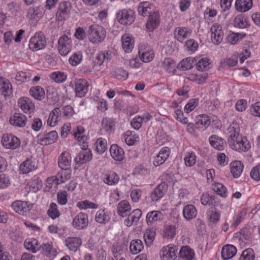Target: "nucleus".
Here are the masks:
<instances>
[{"instance_id": "14", "label": "nucleus", "mask_w": 260, "mask_h": 260, "mask_svg": "<svg viewBox=\"0 0 260 260\" xmlns=\"http://www.w3.org/2000/svg\"><path fill=\"white\" fill-rule=\"evenodd\" d=\"M72 224L78 230L85 228L88 224V215L83 212L79 213L73 219Z\"/></svg>"}, {"instance_id": "37", "label": "nucleus", "mask_w": 260, "mask_h": 260, "mask_svg": "<svg viewBox=\"0 0 260 260\" xmlns=\"http://www.w3.org/2000/svg\"><path fill=\"white\" fill-rule=\"evenodd\" d=\"M12 86L10 81L3 77H0V92L4 95L7 96L12 93Z\"/></svg>"}, {"instance_id": "27", "label": "nucleus", "mask_w": 260, "mask_h": 260, "mask_svg": "<svg viewBox=\"0 0 260 260\" xmlns=\"http://www.w3.org/2000/svg\"><path fill=\"white\" fill-rule=\"evenodd\" d=\"M212 190L218 196L222 198H226L229 192L226 186L222 183L214 182L211 184Z\"/></svg>"}, {"instance_id": "57", "label": "nucleus", "mask_w": 260, "mask_h": 260, "mask_svg": "<svg viewBox=\"0 0 260 260\" xmlns=\"http://www.w3.org/2000/svg\"><path fill=\"white\" fill-rule=\"evenodd\" d=\"M240 127L238 122L233 121L230 124L227 129V135L229 138L237 137L240 135Z\"/></svg>"}, {"instance_id": "38", "label": "nucleus", "mask_w": 260, "mask_h": 260, "mask_svg": "<svg viewBox=\"0 0 260 260\" xmlns=\"http://www.w3.org/2000/svg\"><path fill=\"white\" fill-rule=\"evenodd\" d=\"M237 253V248L233 245H226L222 247L221 257L224 260L233 257Z\"/></svg>"}, {"instance_id": "5", "label": "nucleus", "mask_w": 260, "mask_h": 260, "mask_svg": "<svg viewBox=\"0 0 260 260\" xmlns=\"http://www.w3.org/2000/svg\"><path fill=\"white\" fill-rule=\"evenodd\" d=\"M58 45V49L60 55L66 56L72 49V41L70 37L64 35L59 38Z\"/></svg>"}, {"instance_id": "41", "label": "nucleus", "mask_w": 260, "mask_h": 260, "mask_svg": "<svg viewBox=\"0 0 260 260\" xmlns=\"http://www.w3.org/2000/svg\"><path fill=\"white\" fill-rule=\"evenodd\" d=\"M235 27L240 28H246L250 26L247 17L242 14L238 15L234 20Z\"/></svg>"}, {"instance_id": "48", "label": "nucleus", "mask_w": 260, "mask_h": 260, "mask_svg": "<svg viewBox=\"0 0 260 260\" xmlns=\"http://www.w3.org/2000/svg\"><path fill=\"white\" fill-rule=\"evenodd\" d=\"M125 142L128 146H132L139 141V136L135 132L127 131L124 135Z\"/></svg>"}, {"instance_id": "4", "label": "nucleus", "mask_w": 260, "mask_h": 260, "mask_svg": "<svg viewBox=\"0 0 260 260\" xmlns=\"http://www.w3.org/2000/svg\"><path fill=\"white\" fill-rule=\"evenodd\" d=\"M56 176H53L48 178L47 182L55 186L64 183L71 177V170L69 169H61Z\"/></svg>"}, {"instance_id": "60", "label": "nucleus", "mask_w": 260, "mask_h": 260, "mask_svg": "<svg viewBox=\"0 0 260 260\" xmlns=\"http://www.w3.org/2000/svg\"><path fill=\"white\" fill-rule=\"evenodd\" d=\"M42 182L39 178H35L33 179L27 184L29 187V191L37 192L42 187Z\"/></svg>"}, {"instance_id": "32", "label": "nucleus", "mask_w": 260, "mask_h": 260, "mask_svg": "<svg viewBox=\"0 0 260 260\" xmlns=\"http://www.w3.org/2000/svg\"><path fill=\"white\" fill-rule=\"evenodd\" d=\"M253 6L252 0H236L235 9L240 12H246L251 9Z\"/></svg>"}, {"instance_id": "13", "label": "nucleus", "mask_w": 260, "mask_h": 260, "mask_svg": "<svg viewBox=\"0 0 260 260\" xmlns=\"http://www.w3.org/2000/svg\"><path fill=\"white\" fill-rule=\"evenodd\" d=\"M82 241L80 237H69L64 240V244L72 253H75L82 245Z\"/></svg>"}, {"instance_id": "46", "label": "nucleus", "mask_w": 260, "mask_h": 260, "mask_svg": "<svg viewBox=\"0 0 260 260\" xmlns=\"http://www.w3.org/2000/svg\"><path fill=\"white\" fill-rule=\"evenodd\" d=\"M29 94L35 100L42 101L45 96L44 89L40 86L32 87L29 89Z\"/></svg>"}, {"instance_id": "40", "label": "nucleus", "mask_w": 260, "mask_h": 260, "mask_svg": "<svg viewBox=\"0 0 260 260\" xmlns=\"http://www.w3.org/2000/svg\"><path fill=\"white\" fill-rule=\"evenodd\" d=\"M161 67L167 73L171 74H175L177 67L176 63L170 58L164 59L162 62Z\"/></svg>"}, {"instance_id": "25", "label": "nucleus", "mask_w": 260, "mask_h": 260, "mask_svg": "<svg viewBox=\"0 0 260 260\" xmlns=\"http://www.w3.org/2000/svg\"><path fill=\"white\" fill-rule=\"evenodd\" d=\"M167 191V186L165 183L158 184L153 190L150 195L151 199L156 202L164 197Z\"/></svg>"}, {"instance_id": "34", "label": "nucleus", "mask_w": 260, "mask_h": 260, "mask_svg": "<svg viewBox=\"0 0 260 260\" xmlns=\"http://www.w3.org/2000/svg\"><path fill=\"white\" fill-rule=\"evenodd\" d=\"M117 210L120 216L126 217L131 210V206L127 201L122 200L117 205Z\"/></svg>"}, {"instance_id": "36", "label": "nucleus", "mask_w": 260, "mask_h": 260, "mask_svg": "<svg viewBox=\"0 0 260 260\" xmlns=\"http://www.w3.org/2000/svg\"><path fill=\"white\" fill-rule=\"evenodd\" d=\"M92 158V154L90 149H83L79 152L75 158L77 164H83L89 161Z\"/></svg>"}, {"instance_id": "51", "label": "nucleus", "mask_w": 260, "mask_h": 260, "mask_svg": "<svg viewBox=\"0 0 260 260\" xmlns=\"http://www.w3.org/2000/svg\"><path fill=\"white\" fill-rule=\"evenodd\" d=\"M119 179L118 174L115 172H110L105 175L104 182L108 185H115L119 182Z\"/></svg>"}, {"instance_id": "10", "label": "nucleus", "mask_w": 260, "mask_h": 260, "mask_svg": "<svg viewBox=\"0 0 260 260\" xmlns=\"http://www.w3.org/2000/svg\"><path fill=\"white\" fill-rule=\"evenodd\" d=\"M139 55L143 62H149L153 59L154 53L150 47L141 44L139 47Z\"/></svg>"}, {"instance_id": "44", "label": "nucleus", "mask_w": 260, "mask_h": 260, "mask_svg": "<svg viewBox=\"0 0 260 260\" xmlns=\"http://www.w3.org/2000/svg\"><path fill=\"white\" fill-rule=\"evenodd\" d=\"M230 170L233 177L238 178L243 172V165L240 161H233L230 164Z\"/></svg>"}, {"instance_id": "7", "label": "nucleus", "mask_w": 260, "mask_h": 260, "mask_svg": "<svg viewBox=\"0 0 260 260\" xmlns=\"http://www.w3.org/2000/svg\"><path fill=\"white\" fill-rule=\"evenodd\" d=\"M117 17L119 23L123 25H130L135 19V13L131 9H123L119 11Z\"/></svg>"}, {"instance_id": "54", "label": "nucleus", "mask_w": 260, "mask_h": 260, "mask_svg": "<svg viewBox=\"0 0 260 260\" xmlns=\"http://www.w3.org/2000/svg\"><path fill=\"white\" fill-rule=\"evenodd\" d=\"M102 128L108 133H111L114 130L115 122L113 119L104 118L102 121Z\"/></svg>"}, {"instance_id": "42", "label": "nucleus", "mask_w": 260, "mask_h": 260, "mask_svg": "<svg viewBox=\"0 0 260 260\" xmlns=\"http://www.w3.org/2000/svg\"><path fill=\"white\" fill-rule=\"evenodd\" d=\"M144 248L143 242L140 239H134L129 244V252L132 254L136 255L142 251Z\"/></svg>"}, {"instance_id": "2", "label": "nucleus", "mask_w": 260, "mask_h": 260, "mask_svg": "<svg viewBox=\"0 0 260 260\" xmlns=\"http://www.w3.org/2000/svg\"><path fill=\"white\" fill-rule=\"evenodd\" d=\"M228 144L232 149L239 152H246L251 147L247 138L241 135L228 138Z\"/></svg>"}, {"instance_id": "19", "label": "nucleus", "mask_w": 260, "mask_h": 260, "mask_svg": "<svg viewBox=\"0 0 260 260\" xmlns=\"http://www.w3.org/2000/svg\"><path fill=\"white\" fill-rule=\"evenodd\" d=\"M111 218V212L106 208L99 209L95 215V221L101 224L109 222Z\"/></svg>"}, {"instance_id": "50", "label": "nucleus", "mask_w": 260, "mask_h": 260, "mask_svg": "<svg viewBox=\"0 0 260 260\" xmlns=\"http://www.w3.org/2000/svg\"><path fill=\"white\" fill-rule=\"evenodd\" d=\"M195 63L197 69L201 72L208 71L211 68V61L208 57L202 58Z\"/></svg>"}, {"instance_id": "31", "label": "nucleus", "mask_w": 260, "mask_h": 260, "mask_svg": "<svg viewBox=\"0 0 260 260\" xmlns=\"http://www.w3.org/2000/svg\"><path fill=\"white\" fill-rule=\"evenodd\" d=\"M110 152L111 157L116 161H122L124 158V151L116 144L111 146Z\"/></svg>"}, {"instance_id": "35", "label": "nucleus", "mask_w": 260, "mask_h": 260, "mask_svg": "<svg viewBox=\"0 0 260 260\" xmlns=\"http://www.w3.org/2000/svg\"><path fill=\"white\" fill-rule=\"evenodd\" d=\"M24 247L28 251L36 253L41 249V245L36 239L28 238L24 243Z\"/></svg>"}, {"instance_id": "20", "label": "nucleus", "mask_w": 260, "mask_h": 260, "mask_svg": "<svg viewBox=\"0 0 260 260\" xmlns=\"http://www.w3.org/2000/svg\"><path fill=\"white\" fill-rule=\"evenodd\" d=\"M170 149L168 147L162 148L157 155L154 157L153 165L157 167L164 164L170 154Z\"/></svg>"}, {"instance_id": "63", "label": "nucleus", "mask_w": 260, "mask_h": 260, "mask_svg": "<svg viewBox=\"0 0 260 260\" xmlns=\"http://www.w3.org/2000/svg\"><path fill=\"white\" fill-rule=\"evenodd\" d=\"M246 36L245 33L232 32L228 36V42L232 45L236 44Z\"/></svg>"}, {"instance_id": "22", "label": "nucleus", "mask_w": 260, "mask_h": 260, "mask_svg": "<svg viewBox=\"0 0 260 260\" xmlns=\"http://www.w3.org/2000/svg\"><path fill=\"white\" fill-rule=\"evenodd\" d=\"M27 120V117L24 115L16 113L11 116L10 123L14 126L23 127L25 126Z\"/></svg>"}, {"instance_id": "1", "label": "nucleus", "mask_w": 260, "mask_h": 260, "mask_svg": "<svg viewBox=\"0 0 260 260\" xmlns=\"http://www.w3.org/2000/svg\"><path fill=\"white\" fill-rule=\"evenodd\" d=\"M106 35L107 32L104 27L98 24L90 25L87 30L89 41L94 44H98L103 42Z\"/></svg>"}, {"instance_id": "11", "label": "nucleus", "mask_w": 260, "mask_h": 260, "mask_svg": "<svg viewBox=\"0 0 260 260\" xmlns=\"http://www.w3.org/2000/svg\"><path fill=\"white\" fill-rule=\"evenodd\" d=\"M18 106L26 114H30L35 111V106L33 102L27 97L20 98L18 101Z\"/></svg>"}, {"instance_id": "52", "label": "nucleus", "mask_w": 260, "mask_h": 260, "mask_svg": "<svg viewBox=\"0 0 260 260\" xmlns=\"http://www.w3.org/2000/svg\"><path fill=\"white\" fill-rule=\"evenodd\" d=\"M49 77L57 83H62L67 79V75L61 71H55L50 74Z\"/></svg>"}, {"instance_id": "24", "label": "nucleus", "mask_w": 260, "mask_h": 260, "mask_svg": "<svg viewBox=\"0 0 260 260\" xmlns=\"http://www.w3.org/2000/svg\"><path fill=\"white\" fill-rule=\"evenodd\" d=\"M37 169L35 161L32 158H27L22 162L19 167L20 173L26 174Z\"/></svg>"}, {"instance_id": "15", "label": "nucleus", "mask_w": 260, "mask_h": 260, "mask_svg": "<svg viewBox=\"0 0 260 260\" xmlns=\"http://www.w3.org/2000/svg\"><path fill=\"white\" fill-rule=\"evenodd\" d=\"M192 32L191 28L187 27H177L174 30V36L175 39L180 42H183L184 40L190 37Z\"/></svg>"}, {"instance_id": "39", "label": "nucleus", "mask_w": 260, "mask_h": 260, "mask_svg": "<svg viewBox=\"0 0 260 260\" xmlns=\"http://www.w3.org/2000/svg\"><path fill=\"white\" fill-rule=\"evenodd\" d=\"M60 110L59 108L54 109L50 113L47 120V124L51 127L56 126L60 120Z\"/></svg>"}, {"instance_id": "12", "label": "nucleus", "mask_w": 260, "mask_h": 260, "mask_svg": "<svg viewBox=\"0 0 260 260\" xmlns=\"http://www.w3.org/2000/svg\"><path fill=\"white\" fill-rule=\"evenodd\" d=\"M160 23V15L157 11H153L149 16L146 27L148 31L152 32L157 28Z\"/></svg>"}, {"instance_id": "9", "label": "nucleus", "mask_w": 260, "mask_h": 260, "mask_svg": "<svg viewBox=\"0 0 260 260\" xmlns=\"http://www.w3.org/2000/svg\"><path fill=\"white\" fill-rule=\"evenodd\" d=\"M2 143L7 149H15L20 146V141L12 134H5L2 137Z\"/></svg>"}, {"instance_id": "28", "label": "nucleus", "mask_w": 260, "mask_h": 260, "mask_svg": "<svg viewBox=\"0 0 260 260\" xmlns=\"http://www.w3.org/2000/svg\"><path fill=\"white\" fill-rule=\"evenodd\" d=\"M58 138L57 133L53 131L44 134L39 139V143L42 145H47L55 142Z\"/></svg>"}, {"instance_id": "18", "label": "nucleus", "mask_w": 260, "mask_h": 260, "mask_svg": "<svg viewBox=\"0 0 260 260\" xmlns=\"http://www.w3.org/2000/svg\"><path fill=\"white\" fill-rule=\"evenodd\" d=\"M71 8V3L67 1L61 3L56 13L58 19L61 20L65 19L70 14Z\"/></svg>"}, {"instance_id": "6", "label": "nucleus", "mask_w": 260, "mask_h": 260, "mask_svg": "<svg viewBox=\"0 0 260 260\" xmlns=\"http://www.w3.org/2000/svg\"><path fill=\"white\" fill-rule=\"evenodd\" d=\"M177 247L173 244L162 247L159 252L161 260H175L177 257Z\"/></svg>"}, {"instance_id": "53", "label": "nucleus", "mask_w": 260, "mask_h": 260, "mask_svg": "<svg viewBox=\"0 0 260 260\" xmlns=\"http://www.w3.org/2000/svg\"><path fill=\"white\" fill-rule=\"evenodd\" d=\"M41 248H42V253L48 257H54L57 254L56 249L50 244H43L41 245Z\"/></svg>"}, {"instance_id": "21", "label": "nucleus", "mask_w": 260, "mask_h": 260, "mask_svg": "<svg viewBox=\"0 0 260 260\" xmlns=\"http://www.w3.org/2000/svg\"><path fill=\"white\" fill-rule=\"evenodd\" d=\"M112 58V53L110 50H104L98 53L95 56L94 63L98 66L108 63Z\"/></svg>"}, {"instance_id": "56", "label": "nucleus", "mask_w": 260, "mask_h": 260, "mask_svg": "<svg viewBox=\"0 0 260 260\" xmlns=\"http://www.w3.org/2000/svg\"><path fill=\"white\" fill-rule=\"evenodd\" d=\"M196 123L197 125H200L201 128L206 129L210 124L211 120L208 115L201 114L196 117Z\"/></svg>"}, {"instance_id": "47", "label": "nucleus", "mask_w": 260, "mask_h": 260, "mask_svg": "<svg viewBox=\"0 0 260 260\" xmlns=\"http://www.w3.org/2000/svg\"><path fill=\"white\" fill-rule=\"evenodd\" d=\"M76 206L81 210L97 209L99 207V205L97 203L91 202L88 200L79 201L77 203Z\"/></svg>"}, {"instance_id": "43", "label": "nucleus", "mask_w": 260, "mask_h": 260, "mask_svg": "<svg viewBox=\"0 0 260 260\" xmlns=\"http://www.w3.org/2000/svg\"><path fill=\"white\" fill-rule=\"evenodd\" d=\"M197 210L194 206L192 205H187L183 209V215L187 220H190L196 217Z\"/></svg>"}, {"instance_id": "49", "label": "nucleus", "mask_w": 260, "mask_h": 260, "mask_svg": "<svg viewBox=\"0 0 260 260\" xmlns=\"http://www.w3.org/2000/svg\"><path fill=\"white\" fill-rule=\"evenodd\" d=\"M197 61L194 57H189L182 60L179 63V68L182 71L191 69Z\"/></svg>"}, {"instance_id": "8", "label": "nucleus", "mask_w": 260, "mask_h": 260, "mask_svg": "<svg viewBox=\"0 0 260 260\" xmlns=\"http://www.w3.org/2000/svg\"><path fill=\"white\" fill-rule=\"evenodd\" d=\"M210 32L212 42L215 45L220 44L223 38V31L221 25L217 23H213L210 28Z\"/></svg>"}, {"instance_id": "17", "label": "nucleus", "mask_w": 260, "mask_h": 260, "mask_svg": "<svg viewBox=\"0 0 260 260\" xmlns=\"http://www.w3.org/2000/svg\"><path fill=\"white\" fill-rule=\"evenodd\" d=\"M89 83L84 79H79L75 82V90L77 96L82 98L85 95L88 91Z\"/></svg>"}, {"instance_id": "26", "label": "nucleus", "mask_w": 260, "mask_h": 260, "mask_svg": "<svg viewBox=\"0 0 260 260\" xmlns=\"http://www.w3.org/2000/svg\"><path fill=\"white\" fill-rule=\"evenodd\" d=\"M142 216V211L139 209L133 210L124 221V224L126 226H131L133 224L137 223Z\"/></svg>"}, {"instance_id": "16", "label": "nucleus", "mask_w": 260, "mask_h": 260, "mask_svg": "<svg viewBox=\"0 0 260 260\" xmlns=\"http://www.w3.org/2000/svg\"><path fill=\"white\" fill-rule=\"evenodd\" d=\"M12 208L16 212L23 215L30 210L32 205L26 202L17 201L13 203Z\"/></svg>"}, {"instance_id": "58", "label": "nucleus", "mask_w": 260, "mask_h": 260, "mask_svg": "<svg viewBox=\"0 0 260 260\" xmlns=\"http://www.w3.org/2000/svg\"><path fill=\"white\" fill-rule=\"evenodd\" d=\"M176 108L174 110V117L177 120L183 124L187 123L188 119L184 116L183 111L180 107H179L177 103H175Z\"/></svg>"}, {"instance_id": "23", "label": "nucleus", "mask_w": 260, "mask_h": 260, "mask_svg": "<svg viewBox=\"0 0 260 260\" xmlns=\"http://www.w3.org/2000/svg\"><path fill=\"white\" fill-rule=\"evenodd\" d=\"M153 5L149 2H141L137 6L138 14L143 17L148 16L152 13Z\"/></svg>"}, {"instance_id": "61", "label": "nucleus", "mask_w": 260, "mask_h": 260, "mask_svg": "<svg viewBox=\"0 0 260 260\" xmlns=\"http://www.w3.org/2000/svg\"><path fill=\"white\" fill-rule=\"evenodd\" d=\"M197 156L193 152H187L184 157L185 165L186 167H192L196 162Z\"/></svg>"}, {"instance_id": "59", "label": "nucleus", "mask_w": 260, "mask_h": 260, "mask_svg": "<svg viewBox=\"0 0 260 260\" xmlns=\"http://www.w3.org/2000/svg\"><path fill=\"white\" fill-rule=\"evenodd\" d=\"M83 59V55L82 52L78 51L72 54L69 59V63L73 67L79 64Z\"/></svg>"}, {"instance_id": "62", "label": "nucleus", "mask_w": 260, "mask_h": 260, "mask_svg": "<svg viewBox=\"0 0 260 260\" xmlns=\"http://www.w3.org/2000/svg\"><path fill=\"white\" fill-rule=\"evenodd\" d=\"M95 150L99 154L103 153L107 147V141L105 139L100 138L97 139L95 144Z\"/></svg>"}, {"instance_id": "33", "label": "nucleus", "mask_w": 260, "mask_h": 260, "mask_svg": "<svg viewBox=\"0 0 260 260\" xmlns=\"http://www.w3.org/2000/svg\"><path fill=\"white\" fill-rule=\"evenodd\" d=\"M71 156L67 151L62 152L58 159V164L61 169H69L71 163Z\"/></svg>"}, {"instance_id": "64", "label": "nucleus", "mask_w": 260, "mask_h": 260, "mask_svg": "<svg viewBox=\"0 0 260 260\" xmlns=\"http://www.w3.org/2000/svg\"><path fill=\"white\" fill-rule=\"evenodd\" d=\"M155 236V232L153 230L147 229L144 233V239L147 245H150L153 242Z\"/></svg>"}, {"instance_id": "29", "label": "nucleus", "mask_w": 260, "mask_h": 260, "mask_svg": "<svg viewBox=\"0 0 260 260\" xmlns=\"http://www.w3.org/2000/svg\"><path fill=\"white\" fill-rule=\"evenodd\" d=\"M122 47L123 50L126 52H130L132 51L134 46V40L132 36L125 34L121 37Z\"/></svg>"}, {"instance_id": "3", "label": "nucleus", "mask_w": 260, "mask_h": 260, "mask_svg": "<svg viewBox=\"0 0 260 260\" xmlns=\"http://www.w3.org/2000/svg\"><path fill=\"white\" fill-rule=\"evenodd\" d=\"M29 47L33 51L44 49L46 45V38L41 32H36L29 41Z\"/></svg>"}, {"instance_id": "45", "label": "nucleus", "mask_w": 260, "mask_h": 260, "mask_svg": "<svg viewBox=\"0 0 260 260\" xmlns=\"http://www.w3.org/2000/svg\"><path fill=\"white\" fill-rule=\"evenodd\" d=\"M163 214L159 211H152L147 213L146 215V222L147 223H153L158 221L162 220Z\"/></svg>"}, {"instance_id": "30", "label": "nucleus", "mask_w": 260, "mask_h": 260, "mask_svg": "<svg viewBox=\"0 0 260 260\" xmlns=\"http://www.w3.org/2000/svg\"><path fill=\"white\" fill-rule=\"evenodd\" d=\"M210 145L215 149L218 150H222L226 146L225 141L221 137L213 135L209 138Z\"/></svg>"}, {"instance_id": "55", "label": "nucleus", "mask_w": 260, "mask_h": 260, "mask_svg": "<svg viewBox=\"0 0 260 260\" xmlns=\"http://www.w3.org/2000/svg\"><path fill=\"white\" fill-rule=\"evenodd\" d=\"M179 254L181 257L186 260H192L194 255L193 250L187 246L182 247Z\"/></svg>"}]
</instances>
